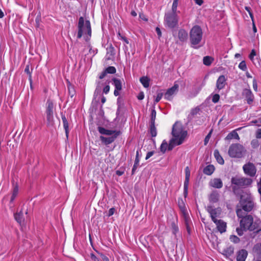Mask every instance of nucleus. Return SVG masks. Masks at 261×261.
<instances>
[{
  "label": "nucleus",
  "instance_id": "45",
  "mask_svg": "<svg viewBox=\"0 0 261 261\" xmlns=\"http://www.w3.org/2000/svg\"><path fill=\"white\" fill-rule=\"evenodd\" d=\"M118 37L119 39L123 41L126 44H129L128 39L127 38H126L125 36L121 35L119 32H118Z\"/></svg>",
  "mask_w": 261,
  "mask_h": 261
},
{
  "label": "nucleus",
  "instance_id": "5",
  "mask_svg": "<svg viewBox=\"0 0 261 261\" xmlns=\"http://www.w3.org/2000/svg\"><path fill=\"white\" fill-rule=\"evenodd\" d=\"M243 212L241 209H238L237 210V215L240 218H242L240 220V227L243 230H253L255 229V226L253 224V218L251 215L243 216Z\"/></svg>",
  "mask_w": 261,
  "mask_h": 261
},
{
  "label": "nucleus",
  "instance_id": "19",
  "mask_svg": "<svg viewBox=\"0 0 261 261\" xmlns=\"http://www.w3.org/2000/svg\"><path fill=\"white\" fill-rule=\"evenodd\" d=\"M188 34L187 32L182 29H179L178 32L177 38L180 42H185L188 39Z\"/></svg>",
  "mask_w": 261,
  "mask_h": 261
},
{
  "label": "nucleus",
  "instance_id": "24",
  "mask_svg": "<svg viewBox=\"0 0 261 261\" xmlns=\"http://www.w3.org/2000/svg\"><path fill=\"white\" fill-rule=\"evenodd\" d=\"M234 252V248L233 247L229 246L223 249L222 254L226 257H229L232 255Z\"/></svg>",
  "mask_w": 261,
  "mask_h": 261
},
{
  "label": "nucleus",
  "instance_id": "43",
  "mask_svg": "<svg viewBox=\"0 0 261 261\" xmlns=\"http://www.w3.org/2000/svg\"><path fill=\"white\" fill-rule=\"evenodd\" d=\"M107 73L113 74L116 71L115 68L113 66H109L105 69Z\"/></svg>",
  "mask_w": 261,
  "mask_h": 261
},
{
  "label": "nucleus",
  "instance_id": "59",
  "mask_svg": "<svg viewBox=\"0 0 261 261\" xmlns=\"http://www.w3.org/2000/svg\"><path fill=\"white\" fill-rule=\"evenodd\" d=\"M243 229L242 228H237V229H236V231L238 233V234L240 236H241L243 235Z\"/></svg>",
  "mask_w": 261,
  "mask_h": 261
},
{
  "label": "nucleus",
  "instance_id": "17",
  "mask_svg": "<svg viewBox=\"0 0 261 261\" xmlns=\"http://www.w3.org/2000/svg\"><path fill=\"white\" fill-rule=\"evenodd\" d=\"M226 79L223 75H220L218 77L216 83L217 89L218 90H220L224 88L226 85Z\"/></svg>",
  "mask_w": 261,
  "mask_h": 261
},
{
  "label": "nucleus",
  "instance_id": "22",
  "mask_svg": "<svg viewBox=\"0 0 261 261\" xmlns=\"http://www.w3.org/2000/svg\"><path fill=\"white\" fill-rule=\"evenodd\" d=\"M140 152H141L140 149H139L137 150L135 161V163H134V166H133V167L132 169V174H134L136 169H137V168L138 167V166L139 165V162H140V156L139 155V153Z\"/></svg>",
  "mask_w": 261,
  "mask_h": 261
},
{
  "label": "nucleus",
  "instance_id": "49",
  "mask_svg": "<svg viewBox=\"0 0 261 261\" xmlns=\"http://www.w3.org/2000/svg\"><path fill=\"white\" fill-rule=\"evenodd\" d=\"M251 145L253 148H256L259 145V143L257 140H253L251 142Z\"/></svg>",
  "mask_w": 261,
  "mask_h": 261
},
{
  "label": "nucleus",
  "instance_id": "26",
  "mask_svg": "<svg viewBox=\"0 0 261 261\" xmlns=\"http://www.w3.org/2000/svg\"><path fill=\"white\" fill-rule=\"evenodd\" d=\"M232 139H235L238 140L240 139L239 136L236 130H233L231 132L229 133L225 138V140H230Z\"/></svg>",
  "mask_w": 261,
  "mask_h": 261
},
{
  "label": "nucleus",
  "instance_id": "23",
  "mask_svg": "<svg viewBox=\"0 0 261 261\" xmlns=\"http://www.w3.org/2000/svg\"><path fill=\"white\" fill-rule=\"evenodd\" d=\"M61 118L63 121V127L65 131L66 136V138H68L69 132V124L65 115H62Z\"/></svg>",
  "mask_w": 261,
  "mask_h": 261
},
{
  "label": "nucleus",
  "instance_id": "38",
  "mask_svg": "<svg viewBox=\"0 0 261 261\" xmlns=\"http://www.w3.org/2000/svg\"><path fill=\"white\" fill-rule=\"evenodd\" d=\"M178 2V0H173L172 6V13H171L176 14Z\"/></svg>",
  "mask_w": 261,
  "mask_h": 261
},
{
  "label": "nucleus",
  "instance_id": "11",
  "mask_svg": "<svg viewBox=\"0 0 261 261\" xmlns=\"http://www.w3.org/2000/svg\"><path fill=\"white\" fill-rule=\"evenodd\" d=\"M178 88V85L175 83L174 86L168 89L165 93L164 95L165 98L169 100H171L172 98V96L177 92Z\"/></svg>",
  "mask_w": 261,
  "mask_h": 261
},
{
  "label": "nucleus",
  "instance_id": "12",
  "mask_svg": "<svg viewBox=\"0 0 261 261\" xmlns=\"http://www.w3.org/2000/svg\"><path fill=\"white\" fill-rule=\"evenodd\" d=\"M242 95L244 96L247 100L248 104L250 105L254 100V95L249 88H246L243 90Z\"/></svg>",
  "mask_w": 261,
  "mask_h": 261
},
{
  "label": "nucleus",
  "instance_id": "25",
  "mask_svg": "<svg viewBox=\"0 0 261 261\" xmlns=\"http://www.w3.org/2000/svg\"><path fill=\"white\" fill-rule=\"evenodd\" d=\"M215 167L213 165H208L203 169V173L207 175H211L215 171Z\"/></svg>",
  "mask_w": 261,
  "mask_h": 261
},
{
  "label": "nucleus",
  "instance_id": "34",
  "mask_svg": "<svg viewBox=\"0 0 261 261\" xmlns=\"http://www.w3.org/2000/svg\"><path fill=\"white\" fill-rule=\"evenodd\" d=\"M213 61L214 59L210 56H205L203 59V64L206 66H210Z\"/></svg>",
  "mask_w": 261,
  "mask_h": 261
},
{
  "label": "nucleus",
  "instance_id": "21",
  "mask_svg": "<svg viewBox=\"0 0 261 261\" xmlns=\"http://www.w3.org/2000/svg\"><path fill=\"white\" fill-rule=\"evenodd\" d=\"M219 193L217 191H213L208 196L210 202L213 203L217 202L219 201Z\"/></svg>",
  "mask_w": 261,
  "mask_h": 261
},
{
  "label": "nucleus",
  "instance_id": "14",
  "mask_svg": "<svg viewBox=\"0 0 261 261\" xmlns=\"http://www.w3.org/2000/svg\"><path fill=\"white\" fill-rule=\"evenodd\" d=\"M119 136V133H116L115 135H113L108 137H106L102 136L100 137V140L102 143L106 145H109L113 142L117 137Z\"/></svg>",
  "mask_w": 261,
  "mask_h": 261
},
{
  "label": "nucleus",
  "instance_id": "33",
  "mask_svg": "<svg viewBox=\"0 0 261 261\" xmlns=\"http://www.w3.org/2000/svg\"><path fill=\"white\" fill-rule=\"evenodd\" d=\"M113 85L115 86V89H122V83L120 80L114 78L113 79Z\"/></svg>",
  "mask_w": 261,
  "mask_h": 261
},
{
  "label": "nucleus",
  "instance_id": "10",
  "mask_svg": "<svg viewBox=\"0 0 261 261\" xmlns=\"http://www.w3.org/2000/svg\"><path fill=\"white\" fill-rule=\"evenodd\" d=\"M244 173L250 177H254L256 173V168L255 165L250 162H248L243 166Z\"/></svg>",
  "mask_w": 261,
  "mask_h": 261
},
{
  "label": "nucleus",
  "instance_id": "52",
  "mask_svg": "<svg viewBox=\"0 0 261 261\" xmlns=\"http://www.w3.org/2000/svg\"><path fill=\"white\" fill-rule=\"evenodd\" d=\"M253 88L255 91H257V83L256 79H254L252 83Z\"/></svg>",
  "mask_w": 261,
  "mask_h": 261
},
{
  "label": "nucleus",
  "instance_id": "56",
  "mask_svg": "<svg viewBox=\"0 0 261 261\" xmlns=\"http://www.w3.org/2000/svg\"><path fill=\"white\" fill-rule=\"evenodd\" d=\"M115 211V210L114 207L111 208L108 211V216L110 217L112 216L114 214Z\"/></svg>",
  "mask_w": 261,
  "mask_h": 261
},
{
  "label": "nucleus",
  "instance_id": "42",
  "mask_svg": "<svg viewBox=\"0 0 261 261\" xmlns=\"http://www.w3.org/2000/svg\"><path fill=\"white\" fill-rule=\"evenodd\" d=\"M239 68L243 70V71H246L247 69L246 64L245 61H241L239 65Z\"/></svg>",
  "mask_w": 261,
  "mask_h": 261
},
{
  "label": "nucleus",
  "instance_id": "61",
  "mask_svg": "<svg viewBox=\"0 0 261 261\" xmlns=\"http://www.w3.org/2000/svg\"><path fill=\"white\" fill-rule=\"evenodd\" d=\"M155 31L158 34V37L160 38L162 36V32H161L160 29L158 27H156L155 29Z\"/></svg>",
  "mask_w": 261,
  "mask_h": 261
},
{
  "label": "nucleus",
  "instance_id": "51",
  "mask_svg": "<svg viewBox=\"0 0 261 261\" xmlns=\"http://www.w3.org/2000/svg\"><path fill=\"white\" fill-rule=\"evenodd\" d=\"M185 177H190V170L189 167H186L185 168Z\"/></svg>",
  "mask_w": 261,
  "mask_h": 261
},
{
  "label": "nucleus",
  "instance_id": "32",
  "mask_svg": "<svg viewBox=\"0 0 261 261\" xmlns=\"http://www.w3.org/2000/svg\"><path fill=\"white\" fill-rule=\"evenodd\" d=\"M171 229L172 233L174 236L175 238L176 237L177 233L179 231V229L177 225L175 223L173 222L171 223Z\"/></svg>",
  "mask_w": 261,
  "mask_h": 261
},
{
  "label": "nucleus",
  "instance_id": "40",
  "mask_svg": "<svg viewBox=\"0 0 261 261\" xmlns=\"http://www.w3.org/2000/svg\"><path fill=\"white\" fill-rule=\"evenodd\" d=\"M185 224L186 225L187 230V231L189 233H190L191 229H190V224H189L190 220H189V218L188 216H185Z\"/></svg>",
  "mask_w": 261,
  "mask_h": 261
},
{
  "label": "nucleus",
  "instance_id": "64",
  "mask_svg": "<svg viewBox=\"0 0 261 261\" xmlns=\"http://www.w3.org/2000/svg\"><path fill=\"white\" fill-rule=\"evenodd\" d=\"M107 74V73L106 72V70L103 71L100 75H99V79H102L103 78L105 77V76H106V75Z\"/></svg>",
  "mask_w": 261,
  "mask_h": 261
},
{
  "label": "nucleus",
  "instance_id": "54",
  "mask_svg": "<svg viewBox=\"0 0 261 261\" xmlns=\"http://www.w3.org/2000/svg\"><path fill=\"white\" fill-rule=\"evenodd\" d=\"M212 130L208 134L204 139V144L206 145L211 136Z\"/></svg>",
  "mask_w": 261,
  "mask_h": 261
},
{
  "label": "nucleus",
  "instance_id": "63",
  "mask_svg": "<svg viewBox=\"0 0 261 261\" xmlns=\"http://www.w3.org/2000/svg\"><path fill=\"white\" fill-rule=\"evenodd\" d=\"M195 3L199 6H201L203 3V0H194Z\"/></svg>",
  "mask_w": 261,
  "mask_h": 261
},
{
  "label": "nucleus",
  "instance_id": "18",
  "mask_svg": "<svg viewBox=\"0 0 261 261\" xmlns=\"http://www.w3.org/2000/svg\"><path fill=\"white\" fill-rule=\"evenodd\" d=\"M54 112L45 111L46 124L48 126L54 124Z\"/></svg>",
  "mask_w": 261,
  "mask_h": 261
},
{
  "label": "nucleus",
  "instance_id": "29",
  "mask_svg": "<svg viewBox=\"0 0 261 261\" xmlns=\"http://www.w3.org/2000/svg\"><path fill=\"white\" fill-rule=\"evenodd\" d=\"M189 180L190 178L185 177L184 184V195L185 197H186L188 195Z\"/></svg>",
  "mask_w": 261,
  "mask_h": 261
},
{
  "label": "nucleus",
  "instance_id": "36",
  "mask_svg": "<svg viewBox=\"0 0 261 261\" xmlns=\"http://www.w3.org/2000/svg\"><path fill=\"white\" fill-rule=\"evenodd\" d=\"M18 193V188L17 186H15L13 190L12 195L11 198V201H13Z\"/></svg>",
  "mask_w": 261,
  "mask_h": 261
},
{
  "label": "nucleus",
  "instance_id": "44",
  "mask_svg": "<svg viewBox=\"0 0 261 261\" xmlns=\"http://www.w3.org/2000/svg\"><path fill=\"white\" fill-rule=\"evenodd\" d=\"M156 117V111L154 109L152 110L151 113V123L153 124L155 123V119Z\"/></svg>",
  "mask_w": 261,
  "mask_h": 261
},
{
  "label": "nucleus",
  "instance_id": "60",
  "mask_svg": "<svg viewBox=\"0 0 261 261\" xmlns=\"http://www.w3.org/2000/svg\"><path fill=\"white\" fill-rule=\"evenodd\" d=\"M256 137L257 138H261V129H258L256 132Z\"/></svg>",
  "mask_w": 261,
  "mask_h": 261
},
{
  "label": "nucleus",
  "instance_id": "58",
  "mask_svg": "<svg viewBox=\"0 0 261 261\" xmlns=\"http://www.w3.org/2000/svg\"><path fill=\"white\" fill-rule=\"evenodd\" d=\"M90 258L93 261H100V260L93 254H90Z\"/></svg>",
  "mask_w": 261,
  "mask_h": 261
},
{
  "label": "nucleus",
  "instance_id": "15",
  "mask_svg": "<svg viewBox=\"0 0 261 261\" xmlns=\"http://www.w3.org/2000/svg\"><path fill=\"white\" fill-rule=\"evenodd\" d=\"M209 186L214 188L220 189L223 187V182L220 178H215L210 181Z\"/></svg>",
  "mask_w": 261,
  "mask_h": 261
},
{
  "label": "nucleus",
  "instance_id": "7",
  "mask_svg": "<svg viewBox=\"0 0 261 261\" xmlns=\"http://www.w3.org/2000/svg\"><path fill=\"white\" fill-rule=\"evenodd\" d=\"M202 34V30L199 26H194L190 32V38L191 44L194 45L198 44L201 41Z\"/></svg>",
  "mask_w": 261,
  "mask_h": 261
},
{
  "label": "nucleus",
  "instance_id": "41",
  "mask_svg": "<svg viewBox=\"0 0 261 261\" xmlns=\"http://www.w3.org/2000/svg\"><path fill=\"white\" fill-rule=\"evenodd\" d=\"M256 56V51L253 49L251 50L250 54L249 55V59L254 64V57Z\"/></svg>",
  "mask_w": 261,
  "mask_h": 261
},
{
  "label": "nucleus",
  "instance_id": "50",
  "mask_svg": "<svg viewBox=\"0 0 261 261\" xmlns=\"http://www.w3.org/2000/svg\"><path fill=\"white\" fill-rule=\"evenodd\" d=\"M163 96V94L161 93H159L157 94L155 99H154V103H156L160 101V100L161 99L162 97Z\"/></svg>",
  "mask_w": 261,
  "mask_h": 261
},
{
  "label": "nucleus",
  "instance_id": "8",
  "mask_svg": "<svg viewBox=\"0 0 261 261\" xmlns=\"http://www.w3.org/2000/svg\"><path fill=\"white\" fill-rule=\"evenodd\" d=\"M166 24L170 28H175L178 23V17L177 14L168 13L165 17Z\"/></svg>",
  "mask_w": 261,
  "mask_h": 261
},
{
  "label": "nucleus",
  "instance_id": "47",
  "mask_svg": "<svg viewBox=\"0 0 261 261\" xmlns=\"http://www.w3.org/2000/svg\"><path fill=\"white\" fill-rule=\"evenodd\" d=\"M245 9L248 12V13H249V14L250 15V18L251 19L252 21H253L254 17H253V13L251 12V8L249 7L246 6L245 7Z\"/></svg>",
  "mask_w": 261,
  "mask_h": 261
},
{
  "label": "nucleus",
  "instance_id": "62",
  "mask_svg": "<svg viewBox=\"0 0 261 261\" xmlns=\"http://www.w3.org/2000/svg\"><path fill=\"white\" fill-rule=\"evenodd\" d=\"M137 97L139 100H142L144 97V95L143 92H140L138 94Z\"/></svg>",
  "mask_w": 261,
  "mask_h": 261
},
{
  "label": "nucleus",
  "instance_id": "13",
  "mask_svg": "<svg viewBox=\"0 0 261 261\" xmlns=\"http://www.w3.org/2000/svg\"><path fill=\"white\" fill-rule=\"evenodd\" d=\"M216 225L217 229L221 233L225 232L226 230L227 224L223 220L218 219L213 222Z\"/></svg>",
  "mask_w": 261,
  "mask_h": 261
},
{
  "label": "nucleus",
  "instance_id": "31",
  "mask_svg": "<svg viewBox=\"0 0 261 261\" xmlns=\"http://www.w3.org/2000/svg\"><path fill=\"white\" fill-rule=\"evenodd\" d=\"M55 106L53 102L50 100H47L45 111L54 112Z\"/></svg>",
  "mask_w": 261,
  "mask_h": 261
},
{
  "label": "nucleus",
  "instance_id": "4",
  "mask_svg": "<svg viewBox=\"0 0 261 261\" xmlns=\"http://www.w3.org/2000/svg\"><path fill=\"white\" fill-rule=\"evenodd\" d=\"M240 204L245 212H250L254 205V198L249 191H244L240 195Z\"/></svg>",
  "mask_w": 261,
  "mask_h": 261
},
{
  "label": "nucleus",
  "instance_id": "20",
  "mask_svg": "<svg viewBox=\"0 0 261 261\" xmlns=\"http://www.w3.org/2000/svg\"><path fill=\"white\" fill-rule=\"evenodd\" d=\"M248 255L247 251L245 249H241L237 252V260L245 261Z\"/></svg>",
  "mask_w": 261,
  "mask_h": 261
},
{
  "label": "nucleus",
  "instance_id": "2",
  "mask_svg": "<svg viewBox=\"0 0 261 261\" xmlns=\"http://www.w3.org/2000/svg\"><path fill=\"white\" fill-rule=\"evenodd\" d=\"M231 182L233 192L236 194H239L242 189L246 188L251 185L252 180L249 178L236 176L231 178Z\"/></svg>",
  "mask_w": 261,
  "mask_h": 261
},
{
  "label": "nucleus",
  "instance_id": "46",
  "mask_svg": "<svg viewBox=\"0 0 261 261\" xmlns=\"http://www.w3.org/2000/svg\"><path fill=\"white\" fill-rule=\"evenodd\" d=\"M230 240L231 242L234 243H238L240 242V239L237 236L234 235L230 237Z\"/></svg>",
  "mask_w": 261,
  "mask_h": 261
},
{
  "label": "nucleus",
  "instance_id": "55",
  "mask_svg": "<svg viewBox=\"0 0 261 261\" xmlns=\"http://www.w3.org/2000/svg\"><path fill=\"white\" fill-rule=\"evenodd\" d=\"M102 261H110L108 257L102 253H99Z\"/></svg>",
  "mask_w": 261,
  "mask_h": 261
},
{
  "label": "nucleus",
  "instance_id": "35",
  "mask_svg": "<svg viewBox=\"0 0 261 261\" xmlns=\"http://www.w3.org/2000/svg\"><path fill=\"white\" fill-rule=\"evenodd\" d=\"M202 86H203L202 85L200 87H199V88L193 90V92L190 93V95H189V97L190 98L195 97L198 94V93L200 92Z\"/></svg>",
  "mask_w": 261,
  "mask_h": 261
},
{
  "label": "nucleus",
  "instance_id": "6",
  "mask_svg": "<svg viewBox=\"0 0 261 261\" xmlns=\"http://www.w3.org/2000/svg\"><path fill=\"white\" fill-rule=\"evenodd\" d=\"M246 150L244 147L239 143L232 144L229 147L228 153L232 158H241Z\"/></svg>",
  "mask_w": 261,
  "mask_h": 261
},
{
  "label": "nucleus",
  "instance_id": "9",
  "mask_svg": "<svg viewBox=\"0 0 261 261\" xmlns=\"http://www.w3.org/2000/svg\"><path fill=\"white\" fill-rule=\"evenodd\" d=\"M207 212L210 215L213 222L217 220V218L220 217L221 214V208L220 207L215 208L211 204L208 205L206 207Z\"/></svg>",
  "mask_w": 261,
  "mask_h": 261
},
{
  "label": "nucleus",
  "instance_id": "53",
  "mask_svg": "<svg viewBox=\"0 0 261 261\" xmlns=\"http://www.w3.org/2000/svg\"><path fill=\"white\" fill-rule=\"evenodd\" d=\"M110 91V86L109 85H106L104 87H103V92L107 94L109 93Z\"/></svg>",
  "mask_w": 261,
  "mask_h": 261
},
{
  "label": "nucleus",
  "instance_id": "3",
  "mask_svg": "<svg viewBox=\"0 0 261 261\" xmlns=\"http://www.w3.org/2000/svg\"><path fill=\"white\" fill-rule=\"evenodd\" d=\"M77 38H81L82 36L87 41L91 35V29L90 22L89 20L85 21L83 17H80L78 22Z\"/></svg>",
  "mask_w": 261,
  "mask_h": 261
},
{
  "label": "nucleus",
  "instance_id": "28",
  "mask_svg": "<svg viewBox=\"0 0 261 261\" xmlns=\"http://www.w3.org/2000/svg\"><path fill=\"white\" fill-rule=\"evenodd\" d=\"M14 218L15 220L19 224H21V223L24 221L23 213L21 211L16 213L14 214Z\"/></svg>",
  "mask_w": 261,
  "mask_h": 261
},
{
  "label": "nucleus",
  "instance_id": "37",
  "mask_svg": "<svg viewBox=\"0 0 261 261\" xmlns=\"http://www.w3.org/2000/svg\"><path fill=\"white\" fill-rule=\"evenodd\" d=\"M254 251L261 257V244H257L253 248Z\"/></svg>",
  "mask_w": 261,
  "mask_h": 261
},
{
  "label": "nucleus",
  "instance_id": "30",
  "mask_svg": "<svg viewBox=\"0 0 261 261\" xmlns=\"http://www.w3.org/2000/svg\"><path fill=\"white\" fill-rule=\"evenodd\" d=\"M140 81L145 88H148L149 86V79L147 76H143L140 78Z\"/></svg>",
  "mask_w": 261,
  "mask_h": 261
},
{
  "label": "nucleus",
  "instance_id": "48",
  "mask_svg": "<svg viewBox=\"0 0 261 261\" xmlns=\"http://www.w3.org/2000/svg\"><path fill=\"white\" fill-rule=\"evenodd\" d=\"M220 99V96L218 94L213 95L212 97V101L214 103L218 102Z\"/></svg>",
  "mask_w": 261,
  "mask_h": 261
},
{
  "label": "nucleus",
  "instance_id": "16",
  "mask_svg": "<svg viewBox=\"0 0 261 261\" xmlns=\"http://www.w3.org/2000/svg\"><path fill=\"white\" fill-rule=\"evenodd\" d=\"M98 130L100 134L102 135H105L108 136H113L115 135L116 133H119V135H120V131L116 130H110L105 128L102 127H98Z\"/></svg>",
  "mask_w": 261,
  "mask_h": 261
},
{
  "label": "nucleus",
  "instance_id": "27",
  "mask_svg": "<svg viewBox=\"0 0 261 261\" xmlns=\"http://www.w3.org/2000/svg\"><path fill=\"white\" fill-rule=\"evenodd\" d=\"M214 155L218 163L220 165H223L224 163V161L222 157V156L220 155L219 151L218 150H215L214 152Z\"/></svg>",
  "mask_w": 261,
  "mask_h": 261
},
{
  "label": "nucleus",
  "instance_id": "1",
  "mask_svg": "<svg viewBox=\"0 0 261 261\" xmlns=\"http://www.w3.org/2000/svg\"><path fill=\"white\" fill-rule=\"evenodd\" d=\"M172 135L173 138L169 144L165 140L161 144L160 150L163 153H165L167 149L172 150L175 146L182 144L187 136V132L183 129L181 123L176 122L173 126Z\"/></svg>",
  "mask_w": 261,
  "mask_h": 261
},
{
  "label": "nucleus",
  "instance_id": "57",
  "mask_svg": "<svg viewBox=\"0 0 261 261\" xmlns=\"http://www.w3.org/2000/svg\"><path fill=\"white\" fill-rule=\"evenodd\" d=\"M154 152L153 151L148 152L146 154L145 159L146 160L149 159L151 156H152L154 154Z\"/></svg>",
  "mask_w": 261,
  "mask_h": 261
},
{
  "label": "nucleus",
  "instance_id": "39",
  "mask_svg": "<svg viewBox=\"0 0 261 261\" xmlns=\"http://www.w3.org/2000/svg\"><path fill=\"white\" fill-rule=\"evenodd\" d=\"M150 132L152 137H154L156 136L157 133L154 124H152L151 123Z\"/></svg>",
  "mask_w": 261,
  "mask_h": 261
}]
</instances>
